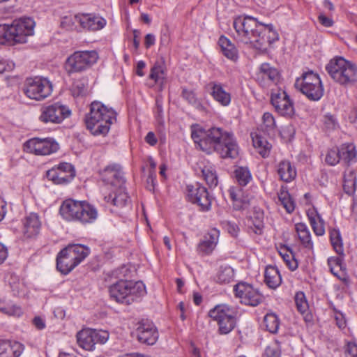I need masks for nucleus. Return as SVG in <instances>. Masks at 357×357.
I'll list each match as a JSON object with an SVG mask.
<instances>
[{
    "label": "nucleus",
    "instance_id": "obj_1",
    "mask_svg": "<svg viewBox=\"0 0 357 357\" xmlns=\"http://www.w3.org/2000/svg\"><path fill=\"white\" fill-rule=\"evenodd\" d=\"M191 137L197 146L206 153L216 152L225 159H234L238 155L239 147L231 131L219 127L206 130L199 125H192Z\"/></svg>",
    "mask_w": 357,
    "mask_h": 357
},
{
    "label": "nucleus",
    "instance_id": "obj_2",
    "mask_svg": "<svg viewBox=\"0 0 357 357\" xmlns=\"http://www.w3.org/2000/svg\"><path fill=\"white\" fill-rule=\"evenodd\" d=\"M116 120V112L99 101L90 105V112L85 116L86 128L93 135H106L111 125Z\"/></svg>",
    "mask_w": 357,
    "mask_h": 357
},
{
    "label": "nucleus",
    "instance_id": "obj_3",
    "mask_svg": "<svg viewBox=\"0 0 357 357\" xmlns=\"http://www.w3.org/2000/svg\"><path fill=\"white\" fill-rule=\"evenodd\" d=\"M102 181L106 185L110 186V190L114 194L105 197L106 202L112 201V204L119 208H123L130 204V197L126 192L124 187L126 180L123 172L119 165H113L105 168L102 176Z\"/></svg>",
    "mask_w": 357,
    "mask_h": 357
},
{
    "label": "nucleus",
    "instance_id": "obj_4",
    "mask_svg": "<svg viewBox=\"0 0 357 357\" xmlns=\"http://www.w3.org/2000/svg\"><path fill=\"white\" fill-rule=\"evenodd\" d=\"M35 22L30 17L15 20L11 24H0V44L15 45L24 43L33 34Z\"/></svg>",
    "mask_w": 357,
    "mask_h": 357
},
{
    "label": "nucleus",
    "instance_id": "obj_5",
    "mask_svg": "<svg viewBox=\"0 0 357 357\" xmlns=\"http://www.w3.org/2000/svg\"><path fill=\"white\" fill-rule=\"evenodd\" d=\"M62 218L68 221H79L82 223H91L98 217L96 208L85 201L73 199L64 200L59 208Z\"/></svg>",
    "mask_w": 357,
    "mask_h": 357
},
{
    "label": "nucleus",
    "instance_id": "obj_6",
    "mask_svg": "<svg viewBox=\"0 0 357 357\" xmlns=\"http://www.w3.org/2000/svg\"><path fill=\"white\" fill-rule=\"evenodd\" d=\"M111 298L117 303L130 305L146 294L142 281L120 279L109 287Z\"/></svg>",
    "mask_w": 357,
    "mask_h": 357
},
{
    "label": "nucleus",
    "instance_id": "obj_7",
    "mask_svg": "<svg viewBox=\"0 0 357 357\" xmlns=\"http://www.w3.org/2000/svg\"><path fill=\"white\" fill-rule=\"evenodd\" d=\"M331 79L343 86H351L357 82V66L342 56H336L326 66Z\"/></svg>",
    "mask_w": 357,
    "mask_h": 357
},
{
    "label": "nucleus",
    "instance_id": "obj_8",
    "mask_svg": "<svg viewBox=\"0 0 357 357\" xmlns=\"http://www.w3.org/2000/svg\"><path fill=\"white\" fill-rule=\"evenodd\" d=\"M295 87L312 101H318L324 96V88L319 75L312 70L302 73L295 82Z\"/></svg>",
    "mask_w": 357,
    "mask_h": 357
},
{
    "label": "nucleus",
    "instance_id": "obj_9",
    "mask_svg": "<svg viewBox=\"0 0 357 357\" xmlns=\"http://www.w3.org/2000/svg\"><path fill=\"white\" fill-rule=\"evenodd\" d=\"M249 40L247 44H250L253 47L259 50H266L267 47L279 39V35L273 29L271 24H264L257 22V27L248 29Z\"/></svg>",
    "mask_w": 357,
    "mask_h": 357
},
{
    "label": "nucleus",
    "instance_id": "obj_10",
    "mask_svg": "<svg viewBox=\"0 0 357 357\" xmlns=\"http://www.w3.org/2000/svg\"><path fill=\"white\" fill-rule=\"evenodd\" d=\"M90 253V249L81 244L68 245L56 257V268H75Z\"/></svg>",
    "mask_w": 357,
    "mask_h": 357
},
{
    "label": "nucleus",
    "instance_id": "obj_11",
    "mask_svg": "<svg viewBox=\"0 0 357 357\" xmlns=\"http://www.w3.org/2000/svg\"><path fill=\"white\" fill-rule=\"evenodd\" d=\"M98 59L95 50L76 51L66 59L64 68L68 75L84 72L94 65Z\"/></svg>",
    "mask_w": 357,
    "mask_h": 357
},
{
    "label": "nucleus",
    "instance_id": "obj_12",
    "mask_svg": "<svg viewBox=\"0 0 357 357\" xmlns=\"http://www.w3.org/2000/svg\"><path fill=\"white\" fill-rule=\"evenodd\" d=\"M22 90L27 98L40 101L51 95L53 85L47 78L36 76L26 79Z\"/></svg>",
    "mask_w": 357,
    "mask_h": 357
},
{
    "label": "nucleus",
    "instance_id": "obj_13",
    "mask_svg": "<svg viewBox=\"0 0 357 357\" xmlns=\"http://www.w3.org/2000/svg\"><path fill=\"white\" fill-rule=\"evenodd\" d=\"M208 315L218 324L220 334L229 333L236 326V312L226 305H217L211 310Z\"/></svg>",
    "mask_w": 357,
    "mask_h": 357
},
{
    "label": "nucleus",
    "instance_id": "obj_14",
    "mask_svg": "<svg viewBox=\"0 0 357 357\" xmlns=\"http://www.w3.org/2000/svg\"><path fill=\"white\" fill-rule=\"evenodd\" d=\"M23 149L26 153L36 155H48L56 153L59 149V145L51 137H33L24 142Z\"/></svg>",
    "mask_w": 357,
    "mask_h": 357
},
{
    "label": "nucleus",
    "instance_id": "obj_15",
    "mask_svg": "<svg viewBox=\"0 0 357 357\" xmlns=\"http://www.w3.org/2000/svg\"><path fill=\"white\" fill-rule=\"evenodd\" d=\"M70 114L71 111L68 107L60 102H55L42 107L39 119L45 123H60Z\"/></svg>",
    "mask_w": 357,
    "mask_h": 357
},
{
    "label": "nucleus",
    "instance_id": "obj_16",
    "mask_svg": "<svg viewBox=\"0 0 357 357\" xmlns=\"http://www.w3.org/2000/svg\"><path fill=\"white\" fill-rule=\"evenodd\" d=\"M235 296L240 299L241 303L250 306H257L260 304L263 299V295L257 289L252 285L241 282L234 287Z\"/></svg>",
    "mask_w": 357,
    "mask_h": 357
},
{
    "label": "nucleus",
    "instance_id": "obj_17",
    "mask_svg": "<svg viewBox=\"0 0 357 357\" xmlns=\"http://www.w3.org/2000/svg\"><path fill=\"white\" fill-rule=\"evenodd\" d=\"M75 176V170L73 166L68 162H61L47 170L46 176L54 184H66Z\"/></svg>",
    "mask_w": 357,
    "mask_h": 357
},
{
    "label": "nucleus",
    "instance_id": "obj_18",
    "mask_svg": "<svg viewBox=\"0 0 357 357\" xmlns=\"http://www.w3.org/2000/svg\"><path fill=\"white\" fill-rule=\"evenodd\" d=\"M187 197L188 200L197 204L202 211H208L211 206V197L207 189L199 183L187 186Z\"/></svg>",
    "mask_w": 357,
    "mask_h": 357
},
{
    "label": "nucleus",
    "instance_id": "obj_19",
    "mask_svg": "<svg viewBox=\"0 0 357 357\" xmlns=\"http://www.w3.org/2000/svg\"><path fill=\"white\" fill-rule=\"evenodd\" d=\"M271 101L275 111L281 116H291L294 114L293 102L284 91L280 89L277 92H273Z\"/></svg>",
    "mask_w": 357,
    "mask_h": 357
},
{
    "label": "nucleus",
    "instance_id": "obj_20",
    "mask_svg": "<svg viewBox=\"0 0 357 357\" xmlns=\"http://www.w3.org/2000/svg\"><path fill=\"white\" fill-rule=\"evenodd\" d=\"M138 340L148 345L154 344L158 339V332L153 323L143 320L139 323L137 328Z\"/></svg>",
    "mask_w": 357,
    "mask_h": 357
},
{
    "label": "nucleus",
    "instance_id": "obj_21",
    "mask_svg": "<svg viewBox=\"0 0 357 357\" xmlns=\"http://www.w3.org/2000/svg\"><path fill=\"white\" fill-rule=\"evenodd\" d=\"M257 20L250 16H238L233 22L234 28L239 40L244 43L249 40L248 29L257 27Z\"/></svg>",
    "mask_w": 357,
    "mask_h": 357
},
{
    "label": "nucleus",
    "instance_id": "obj_22",
    "mask_svg": "<svg viewBox=\"0 0 357 357\" xmlns=\"http://www.w3.org/2000/svg\"><path fill=\"white\" fill-rule=\"evenodd\" d=\"M220 231L215 228L211 229L197 245V251L202 256L211 255L218 243Z\"/></svg>",
    "mask_w": 357,
    "mask_h": 357
},
{
    "label": "nucleus",
    "instance_id": "obj_23",
    "mask_svg": "<svg viewBox=\"0 0 357 357\" xmlns=\"http://www.w3.org/2000/svg\"><path fill=\"white\" fill-rule=\"evenodd\" d=\"M76 18L83 29L92 31L103 29L107 23L105 18L93 14H78Z\"/></svg>",
    "mask_w": 357,
    "mask_h": 357
},
{
    "label": "nucleus",
    "instance_id": "obj_24",
    "mask_svg": "<svg viewBox=\"0 0 357 357\" xmlns=\"http://www.w3.org/2000/svg\"><path fill=\"white\" fill-rule=\"evenodd\" d=\"M41 222L39 215L36 213L27 215L23 220V235L26 238L36 237L40 232Z\"/></svg>",
    "mask_w": 357,
    "mask_h": 357
},
{
    "label": "nucleus",
    "instance_id": "obj_25",
    "mask_svg": "<svg viewBox=\"0 0 357 357\" xmlns=\"http://www.w3.org/2000/svg\"><path fill=\"white\" fill-rule=\"evenodd\" d=\"M210 95L213 100L223 107L228 106L231 100V94L226 91L221 83L211 82L208 84Z\"/></svg>",
    "mask_w": 357,
    "mask_h": 357
},
{
    "label": "nucleus",
    "instance_id": "obj_26",
    "mask_svg": "<svg viewBox=\"0 0 357 357\" xmlns=\"http://www.w3.org/2000/svg\"><path fill=\"white\" fill-rule=\"evenodd\" d=\"M24 349V345L19 342L0 339V356L20 357Z\"/></svg>",
    "mask_w": 357,
    "mask_h": 357
},
{
    "label": "nucleus",
    "instance_id": "obj_27",
    "mask_svg": "<svg viewBox=\"0 0 357 357\" xmlns=\"http://www.w3.org/2000/svg\"><path fill=\"white\" fill-rule=\"evenodd\" d=\"M277 173L280 179L290 183L296 177V169L288 160H282L277 165Z\"/></svg>",
    "mask_w": 357,
    "mask_h": 357
},
{
    "label": "nucleus",
    "instance_id": "obj_28",
    "mask_svg": "<svg viewBox=\"0 0 357 357\" xmlns=\"http://www.w3.org/2000/svg\"><path fill=\"white\" fill-rule=\"evenodd\" d=\"M229 197L235 210H243L250 205V200L244 196V192L240 186H231L229 189Z\"/></svg>",
    "mask_w": 357,
    "mask_h": 357
},
{
    "label": "nucleus",
    "instance_id": "obj_29",
    "mask_svg": "<svg viewBox=\"0 0 357 357\" xmlns=\"http://www.w3.org/2000/svg\"><path fill=\"white\" fill-rule=\"evenodd\" d=\"M257 76L258 79L261 78L267 84H276L280 79L278 70L267 63H264L260 66Z\"/></svg>",
    "mask_w": 357,
    "mask_h": 357
},
{
    "label": "nucleus",
    "instance_id": "obj_30",
    "mask_svg": "<svg viewBox=\"0 0 357 357\" xmlns=\"http://www.w3.org/2000/svg\"><path fill=\"white\" fill-rule=\"evenodd\" d=\"M218 45L223 55L228 59L236 62L238 59V53L235 45L224 36H221L218 40Z\"/></svg>",
    "mask_w": 357,
    "mask_h": 357
},
{
    "label": "nucleus",
    "instance_id": "obj_31",
    "mask_svg": "<svg viewBox=\"0 0 357 357\" xmlns=\"http://www.w3.org/2000/svg\"><path fill=\"white\" fill-rule=\"evenodd\" d=\"M294 302L297 310L303 316L305 321L312 320V314L309 310V303L303 291H297L294 295Z\"/></svg>",
    "mask_w": 357,
    "mask_h": 357
},
{
    "label": "nucleus",
    "instance_id": "obj_32",
    "mask_svg": "<svg viewBox=\"0 0 357 357\" xmlns=\"http://www.w3.org/2000/svg\"><path fill=\"white\" fill-rule=\"evenodd\" d=\"M0 312L13 317H20L23 314L22 307L10 299L0 298Z\"/></svg>",
    "mask_w": 357,
    "mask_h": 357
},
{
    "label": "nucleus",
    "instance_id": "obj_33",
    "mask_svg": "<svg viewBox=\"0 0 357 357\" xmlns=\"http://www.w3.org/2000/svg\"><path fill=\"white\" fill-rule=\"evenodd\" d=\"M340 160L347 165L355 163L357 161V150L352 143L343 144L339 147Z\"/></svg>",
    "mask_w": 357,
    "mask_h": 357
},
{
    "label": "nucleus",
    "instance_id": "obj_34",
    "mask_svg": "<svg viewBox=\"0 0 357 357\" xmlns=\"http://www.w3.org/2000/svg\"><path fill=\"white\" fill-rule=\"evenodd\" d=\"M77 342L80 347L86 351H93L94 348V339L91 328H85L77 334Z\"/></svg>",
    "mask_w": 357,
    "mask_h": 357
},
{
    "label": "nucleus",
    "instance_id": "obj_35",
    "mask_svg": "<svg viewBox=\"0 0 357 357\" xmlns=\"http://www.w3.org/2000/svg\"><path fill=\"white\" fill-rule=\"evenodd\" d=\"M253 146L257 149L258 153L263 157L266 158L269 155L272 146L262 136L255 133H251Z\"/></svg>",
    "mask_w": 357,
    "mask_h": 357
},
{
    "label": "nucleus",
    "instance_id": "obj_36",
    "mask_svg": "<svg viewBox=\"0 0 357 357\" xmlns=\"http://www.w3.org/2000/svg\"><path fill=\"white\" fill-rule=\"evenodd\" d=\"M150 79L155 81V83L163 84L165 80V64L163 58L155 61L151 69L149 75Z\"/></svg>",
    "mask_w": 357,
    "mask_h": 357
},
{
    "label": "nucleus",
    "instance_id": "obj_37",
    "mask_svg": "<svg viewBox=\"0 0 357 357\" xmlns=\"http://www.w3.org/2000/svg\"><path fill=\"white\" fill-rule=\"evenodd\" d=\"M295 229L302 245L306 248L312 249L313 243L307 225L302 222L297 223L295 225Z\"/></svg>",
    "mask_w": 357,
    "mask_h": 357
},
{
    "label": "nucleus",
    "instance_id": "obj_38",
    "mask_svg": "<svg viewBox=\"0 0 357 357\" xmlns=\"http://www.w3.org/2000/svg\"><path fill=\"white\" fill-rule=\"evenodd\" d=\"M202 176L210 188H215L218 183V176L215 167L207 165L202 167Z\"/></svg>",
    "mask_w": 357,
    "mask_h": 357
},
{
    "label": "nucleus",
    "instance_id": "obj_39",
    "mask_svg": "<svg viewBox=\"0 0 357 357\" xmlns=\"http://www.w3.org/2000/svg\"><path fill=\"white\" fill-rule=\"evenodd\" d=\"M265 282L272 289L277 288L282 282L281 275L278 269H265Z\"/></svg>",
    "mask_w": 357,
    "mask_h": 357
},
{
    "label": "nucleus",
    "instance_id": "obj_40",
    "mask_svg": "<svg viewBox=\"0 0 357 357\" xmlns=\"http://www.w3.org/2000/svg\"><path fill=\"white\" fill-rule=\"evenodd\" d=\"M181 96L195 109L202 112L205 111V107L203 105L202 102L197 98L195 93L193 91L183 89Z\"/></svg>",
    "mask_w": 357,
    "mask_h": 357
},
{
    "label": "nucleus",
    "instance_id": "obj_41",
    "mask_svg": "<svg viewBox=\"0 0 357 357\" xmlns=\"http://www.w3.org/2000/svg\"><path fill=\"white\" fill-rule=\"evenodd\" d=\"M251 224L249 226L250 229L257 235L263 233L264 223V213L262 212H256L251 218Z\"/></svg>",
    "mask_w": 357,
    "mask_h": 357
},
{
    "label": "nucleus",
    "instance_id": "obj_42",
    "mask_svg": "<svg viewBox=\"0 0 357 357\" xmlns=\"http://www.w3.org/2000/svg\"><path fill=\"white\" fill-rule=\"evenodd\" d=\"M234 176L241 186H245L251 180L252 176L247 167H238L234 171Z\"/></svg>",
    "mask_w": 357,
    "mask_h": 357
},
{
    "label": "nucleus",
    "instance_id": "obj_43",
    "mask_svg": "<svg viewBox=\"0 0 357 357\" xmlns=\"http://www.w3.org/2000/svg\"><path fill=\"white\" fill-rule=\"evenodd\" d=\"M310 222L314 234L317 236H322L325 233L324 221L320 215L316 213L314 215H309Z\"/></svg>",
    "mask_w": 357,
    "mask_h": 357
},
{
    "label": "nucleus",
    "instance_id": "obj_44",
    "mask_svg": "<svg viewBox=\"0 0 357 357\" xmlns=\"http://www.w3.org/2000/svg\"><path fill=\"white\" fill-rule=\"evenodd\" d=\"M278 199L287 213H291L294 210V203L291 199L289 192L283 187L281 188L278 192Z\"/></svg>",
    "mask_w": 357,
    "mask_h": 357
},
{
    "label": "nucleus",
    "instance_id": "obj_45",
    "mask_svg": "<svg viewBox=\"0 0 357 357\" xmlns=\"http://www.w3.org/2000/svg\"><path fill=\"white\" fill-rule=\"evenodd\" d=\"M234 279V269H218L214 280L220 284H227L232 282Z\"/></svg>",
    "mask_w": 357,
    "mask_h": 357
},
{
    "label": "nucleus",
    "instance_id": "obj_46",
    "mask_svg": "<svg viewBox=\"0 0 357 357\" xmlns=\"http://www.w3.org/2000/svg\"><path fill=\"white\" fill-rule=\"evenodd\" d=\"M264 322L267 331H268L270 333H275L278 331L280 322L278 317L275 314H267L264 317Z\"/></svg>",
    "mask_w": 357,
    "mask_h": 357
},
{
    "label": "nucleus",
    "instance_id": "obj_47",
    "mask_svg": "<svg viewBox=\"0 0 357 357\" xmlns=\"http://www.w3.org/2000/svg\"><path fill=\"white\" fill-rule=\"evenodd\" d=\"M86 81L85 79L75 80L71 87V92L74 97L82 96L86 92Z\"/></svg>",
    "mask_w": 357,
    "mask_h": 357
},
{
    "label": "nucleus",
    "instance_id": "obj_48",
    "mask_svg": "<svg viewBox=\"0 0 357 357\" xmlns=\"http://www.w3.org/2000/svg\"><path fill=\"white\" fill-rule=\"evenodd\" d=\"M339 153V148L329 149L326 153L325 162L331 166H335L341 161Z\"/></svg>",
    "mask_w": 357,
    "mask_h": 357
},
{
    "label": "nucleus",
    "instance_id": "obj_49",
    "mask_svg": "<svg viewBox=\"0 0 357 357\" xmlns=\"http://www.w3.org/2000/svg\"><path fill=\"white\" fill-rule=\"evenodd\" d=\"M263 125L266 128V132H273L276 128V123L275 118L272 114L265 112L262 117Z\"/></svg>",
    "mask_w": 357,
    "mask_h": 357
},
{
    "label": "nucleus",
    "instance_id": "obj_50",
    "mask_svg": "<svg viewBox=\"0 0 357 357\" xmlns=\"http://www.w3.org/2000/svg\"><path fill=\"white\" fill-rule=\"evenodd\" d=\"M91 333L94 339V346L96 344H105L109 339V333L106 331L91 329Z\"/></svg>",
    "mask_w": 357,
    "mask_h": 357
},
{
    "label": "nucleus",
    "instance_id": "obj_51",
    "mask_svg": "<svg viewBox=\"0 0 357 357\" xmlns=\"http://www.w3.org/2000/svg\"><path fill=\"white\" fill-rule=\"evenodd\" d=\"M356 173L354 171H349L345 173L344 176V188L346 190L348 188H353L356 185Z\"/></svg>",
    "mask_w": 357,
    "mask_h": 357
},
{
    "label": "nucleus",
    "instance_id": "obj_52",
    "mask_svg": "<svg viewBox=\"0 0 357 357\" xmlns=\"http://www.w3.org/2000/svg\"><path fill=\"white\" fill-rule=\"evenodd\" d=\"M77 17V15H75L73 17H64L61 22V27L66 30H73L74 29L75 23H78V20L76 18Z\"/></svg>",
    "mask_w": 357,
    "mask_h": 357
},
{
    "label": "nucleus",
    "instance_id": "obj_53",
    "mask_svg": "<svg viewBox=\"0 0 357 357\" xmlns=\"http://www.w3.org/2000/svg\"><path fill=\"white\" fill-rule=\"evenodd\" d=\"M265 355L267 357H280L281 351L277 342L269 344L265 349Z\"/></svg>",
    "mask_w": 357,
    "mask_h": 357
},
{
    "label": "nucleus",
    "instance_id": "obj_54",
    "mask_svg": "<svg viewBox=\"0 0 357 357\" xmlns=\"http://www.w3.org/2000/svg\"><path fill=\"white\" fill-rule=\"evenodd\" d=\"M330 272L344 283H349V278L346 273V269H330Z\"/></svg>",
    "mask_w": 357,
    "mask_h": 357
},
{
    "label": "nucleus",
    "instance_id": "obj_55",
    "mask_svg": "<svg viewBox=\"0 0 357 357\" xmlns=\"http://www.w3.org/2000/svg\"><path fill=\"white\" fill-rule=\"evenodd\" d=\"M328 265L329 268H334L335 266L343 268V266H344L343 264V257L340 255V256L329 257L328 259Z\"/></svg>",
    "mask_w": 357,
    "mask_h": 357
},
{
    "label": "nucleus",
    "instance_id": "obj_56",
    "mask_svg": "<svg viewBox=\"0 0 357 357\" xmlns=\"http://www.w3.org/2000/svg\"><path fill=\"white\" fill-rule=\"evenodd\" d=\"M330 241L335 251L339 255H343L344 248L342 237L340 236L339 238H333Z\"/></svg>",
    "mask_w": 357,
    "mask_h": 357
},
{
    "label": "nucleus",
    "instance_id": "obj_57",
    "mask_svg": "<svg viewBox=\"0 0 357 357\" xmlns=\"http://www.w3.org/2000/svg\"><path fill=\"white\" fill-rule=\"evenodd\" d=\"M15 64L13 61L4 59H0V73L12 70Z\"/></svg>",
    "mask_w": 357,
    "mask_h": 357
},
{
    "label": "nucleus",
    "instance_id": "obj_58",
    "mask_svg": "<svg viewBox=\"0 0 357 357\" xmlns=\"http://www.w3.org/2000/svg\"><path fill=\"white\" fill-rule=\"evenodd\" d=\"M334 318L336 321L337 326L341 328L344 329L347 326V321L344 315L340 312H335L334 314Z\"/></svg>",
    "mask_w": 357,
    "mask_h": 357
},
{
    "label": "nucleus",
    "instance_id": "obj_59",
    "mask_svg": "<svg viewBox=\"0 0 357 357\" xmlns=\"http://www.w3.org/2000/svg\"><path fill=\"white\" fill-rule=\"evenodd\" d=\"M345 357H357V344L349 342L345 349Z\"/></svg>",
    "mask_w": 357,
    "mask_h": 357
},
{
    "label": "nucleus",
    "instance_id": "obj_60",
    "mask_svg": "<svg viewBox=\"0 0 357 357\" xmlns=\"http://www.w3.org/2000/svg\"><path fill=\"white\" fill-rule=\"evenodd\" d=\"M225 229L234 237L237 236L238 233L239 231V228L238 225L231 222H225Z\"/></svg>",
    "mask_w": 357,
    "mask_h": 357
},
{
    "label": "nucleus",
    "instance_id": "obj_61",
    "mask_svg": "<svg viewBox=\"0 0 357 357\" xmlns=\"http://www.w3.org/2000/svg\"><path fill=\"white\" fill-rule=\"evenodd\" d=\"M324 123L328 129H335L337 126L335 118L331 114L324 116Z\"/></svg>",
    "mask_w": 357,
    "mask_h": 357
},
{
    "label": "nucleus",
    "instance_id": "obj_62",
    "mask_svg": "<svg viewBox=\"0 0 357 357\" xmlns=\"http://www.w3.org/2000/svg\"><path fill=\"white\" fill-rule=\"evenodd\" d=\"M144 141L151 146H154L158 143V139L155 133L152 131H150L147 133L144 138Z\"/></svg>",
    "mask_w": 357,
    "mask_h": 357
},
{
    "label": "nucleus",
    "instance_id": "obj_63",
    "mask_svg": "<svg viewBox=\"0 0 357 357\" xmlns=\"http://www.w3.org/2000/svg\"><path fill=\"white\" fill-rule=\"evenodd\" d=\"M319 22L326 27H331L333 24V21L331 18L326 17L323 13L319 14L318 17Z\"/></svg>",
    "mask_w": 357,
    "mask_h": 357
},
{
    "label": "nucleus",
    "instance_id": "obj_64",
    "mask_svg": "<svg viewBox=\"0 0 357 357\" xmlns=\"http://www.w3.org/2000/svg\"><path fill=\"white\" fill-rule=\"evenodd\" d=\"M155 37L152 33H148L146 35L144 38V45L146 48H149L152 45L155 44Z\"/></svg>",
    "mask_w": 357,
    "mask_h": 357
}]
</instances>
